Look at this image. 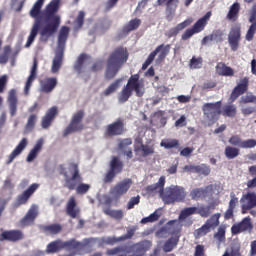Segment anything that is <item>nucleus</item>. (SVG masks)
<instances>
[{
    "label": "nucleus",
    "instance_id": "nucleus-1",
    "mask_svg": "<svg viewBox=\"0 0 256 256\" xmlns=\"http://www.w3.org/2000/svg\"><path fill=\"white\" fill-rule=\"evenodd\" d=\"M44 3L45 0H37L30 10V17H33L35 22L25 44L26 48H29L31 45H33V41H35V37H37L39 29H41L40 35L42 37H51V35L57 31L59 25H61V16L55 14L57 11H59L60 0H52L46 6L45 19L39 16V13H41V7H43Z\"/></svg>",
    "mask_w": 256,
    "mask_h": 256
},
{
    "label": "nucleus",
    "instance_id": "nucleus-2",
    "mask_svg": "<svg viewBox=\"0 0 256 256\" xmlns=\"http://www.w3.org/2000/svg\"><path fill=\"white\" fill-rule=\"evenodd\" d=\"M135 92L137 97H143L145 95V81L139 78V74L132 75L127 85H125L118 94L119 103H125L129 101V97Z\"/></svg>",
    "mask_w": 256,
    "mask_h": 256
},
{
    "label": "nucleus",
    "instance_id": "nucleus-3",
    "mask_svg": "<svg viewBox=\"0 0 256 256\" xmlns=\"http://www.w3.org/2000/svg\"><path fill=\"white\" fill-rule=\"evenodd\" d=\"M129 58V53H127V49L123 47H119L113 51L110 55L107 66H106V78L113 79L119 73V69L123 67L124 63H127V59Z\"/></svg>",
    "mask_w": 256,
    "mask_h": 256
},
{
    "label": "nucleus",
    "instance_id": "nucleus-4",
    "mask_svg": "<svg viewBox=\"0 0 256 256\" xmlns=\"http://www.w3.org/2000/svg\"><path fill=\"white\" fill-rule=\"evenodd\" d=\"M67 37H69V27L63 26L59 32L58 47L56 49L55 57L52 60V73H59V69H61V65H63V51L65 49Z\"/></svg>",
    "mask_w": 256,
    "mask_h": 256
},
{
    "label": "nucleus",
    "instance_id": "nucleus-5",
    "mask_svg": "<svg viewBox=\"0 0 256 256\" xmlns=\"http://www.w3.org/2000/svg\"><path fill=\"white\" fill-rule=\"evenodd\" d=\"M160 196L164 203L171 205L173 203L185 201L187 193H185V189L183 187L172 185L167 187L164 192H161Z\"/></svg>",
    "mask_w": 256,
    "mask_h": 256
},
{
    "label": "nucleus",
    "instance_id": "nucleus-6",
    "mask_svg": "<svg viewBox=\"0 0 256 256\" xmlns=\"http://www.w3.org/2000/svg\"><path fill=\"white\" fill-rule=\"evenodd\" d=\"M89 65H91V58L86 54H81L74 65V69L79 75H82V73H89V71L96 72L103 69V62L101 61L94 63L92 67Z\"/></svg>",
    "mask_w": 256,
    "mask_h": 256
},
{
    "label": "nucleus",
    "instance_id": "nucleus-7",
    "mask_svg": "<svg viewBox=\"0 0 256 256\" xmlns=\"http://www.w3.org/2000/svg\"><path fill=\"white\" fill-rule=\"evenodd\" d=\"M204 113V125H213L221 115V101L206 103L202 107Z\"/></svg>",
    "mask_w": 256,
    "mask_h": 256
},
{
    "label": "nucleus",
    "instance_id": "nucleus-8",
    "mask_svg": "<svg viewBox=\"0 0 256 256\" xmlns=\"http://www.w3.org/2000/svg\"><path fill=\"white\" fill-rule=\"evenodd\" d=\"M209 19H211V12H207L193 25V27L185 30V32L181 36L182 41H187V39H191L193 35H197V33H201V31H204L207 23H209Z\"/></svg>",
    "mask_w": 256,
    "mask_h": 256
},
{
    "label": "nucleus",
    "instance_id": "nucleus-9",
    "mask_svg": "<svg viewBox=\"0 0 256 256\" xmlns=\"http://www.w3.org/2000/svg\"><path fill=\"white\" fill-rule=\"evenodd\" d=\"M81 242L75 240H69L63 242L61 240H56L47 245L46 253H59L61 249H67L68 251H73V249H79L81 247Z\"/></svg>",
    "mask_w": 256,
    "mask_h": 256
},
{
    "label": "nucleus",
    "instance_id": "nucleus-10",
    "mask_svg": "<svg viewBox=\"0 0 256 256\" xmlns=\"http://www.w3.org/2000/svg\"><path fill=\"white\" fill-rule=\"evenodd\" d=\"M65 185L68 189H75L77 182L81 181L77 164H70L64 169Z\"/></svg>",
    "mask_w": 256,
    "mask_h": 256
},
{
    "label": "nucleus",
    "instance_id": "nucleus-11",
    "mask_svg": "<svg viewBox=\"0 0 256 256\" xmlns=\"http://www.w3.org/2000/svg\"><path fill=\"white\" fill-rule=\"evenodd\" d=\"M123 171V162L118 157H113L110 161V170L104 177V183H111Z\"/></svg>",
    "mask_w": 256,
    "mask_h": 256
},
{
    "label": "nucleus",
    "instance_id": "nucleus-12",
    "mask_svg": "<svg viewBox=\"0 0 256 256\" xmlns=\"http://www.w3.org/2000/svg\"><path fill=\"white\" fill-rule=\"evenodd\" d=\"M132 183L131 179H125L116 184L111 190L112 199L110 200V203L113 204V199H121V197L131 189Z\"/></svg>",
    "mask_w": 256,
    "mask_h": 256
},
{
    "label": "nucleus",
    "instance_id": "nucleus-13",
    "mask_svg": "<svg viewBox=\"0 0 256 256\" xmlns=\"http://www.w3.org/2000/svg\"><path fill=\"white\" fill-rule=\"evenodd\" d=\"M81 121H83V111H79L73 115L70 124L63 132L64 137L71 135V133H77V131H81L83 129V122Z\"/></svg>",
    "mask_w": 256,
    "mask_h": 256
},
{
    "label": "nucleus",
    "instance_id": "nucleus-14",
    "mask_svg": "<svg viewBox=\"0 0 256 256\" xmlns=\"http://www.w3.org/2000/svg\"><path fill=\"white\" fill-rule=\"evenodd\" d=\"M181 225L177 220L169 221L165 227L161 228L156 232V235L160 238L167 237V235H174L175 233H180Z\"/></svg>",
    "mask_w": 256,
    "mask_h": 256
},
{
    "label": "nucleus",
    "instance_id": "nucleus-15",
    "mask_svg": "<svg viewBox=\"0 0 256 256\" xmlns=\"http://www.w3.org/2000/svg\"><path fill=\"white\" fill-rule=\"evenodd\" d=\"M240 204L242 207V213H247L249 209H253L254 207H256V193L248 192L242 195L240 199Z\"/></svg>",
    "mask_w": 256,
    "mask_h": 256
},
{
    "label": "nucleus",
    "instance_id": "nucleus-16",
    "mask_svg": "<svg viewBox=\"0 0 256 256\" xmlns=\"http://www.w3.org/2000/svg\"><path fill=\"white\" fill-rule=\"evenodd\" d=\"M240 41H241V27L234 26L228 35V43L232 51H237V49H239Z\"/></svg>",
    "mask_w": 256,
    "mask_h": 256
},
{
    "label": "nucleus",
    "instance_id": "nucleus-17",
    "mask_svg": "<svg viewBox=\"0 0 256 256\" xmlns=\"http://www.w3.org/2000/svg\"><path fill=\"white\" fill-rule=\"evenodd\" d=\"M125 131V124L122 120H116L115 122L106 126L105 133L109 137H115V135H122Z\"/></svg>",
    "mask_w": 256,
    "mask_h": 256
},
{
    "label": "nucleus",
    "instance_id": "nucleus-18",
    "mask_svg": "<svg viewBox=\"0 0 256 256\" xmlns=\"http://www.w3.org/2000/svg\"><path fill=\"white\" fill-rule=\"evenodd\" d=\"M27 145H29V141L27 138H23L8 156V160L6 162L7 165H11V163H13V161H15V159H17V157H19L23 151H25Z\"/></svg>",
    "mask_w": 256,
    "mask_h": 256
},
{
    "label": "nucleus",
    "instance_id": "nucleus-19",
    "mask_svg": "<svg viewBox=\"0 0 256 256\" xmlns=\"http://www.w3.org/2000/svg\"><path fill=\"white\" fill-rule=\"evenodd\" d=\"M135 231H137V227H133L127 230V233L124 236L115 238V237H104L102 238L103 245H115L118 241H125V239H131L133 235H135Z\"/></svg>",
    "mask_w": 256,
    "mask_h": 256
},
{
    "label": "nucleus",
    "instance_id": "nucleus-20",
    "mask_svg": "<svg viewBox=\"0 0 256 256\" xmlns=\"http://www.w3.org/2000/svg\"><path fill=\"white\" fill-rule=\"evenodd\" d=\"M134 151H136V153L141 151L143 157H149V155H153V153H155V146L144 145L143 140H141V138H138L135 140Z\"/></svg>",
    "mask_w": 256,
    "mask_h": 256
},
{
    "label": "nucleus",
    "instance_id": "nucleus-21",
    "mask_svg": "<svg viewBox=\"0 0 256 256\" xmlns=\"http://www.w3.org/2000/svg\"><path fill=\"white\" fill-rule=\"evenodd\" d=\"M253 229V224H251V218H244L241 223L234 224L231 228L233 235H237L238 233H245V231H251Z\"/></svg>",
    "mask_w": 256,
    "mask_h": 256
},
{
    "label": "nucleus",
    "instance_id": "nucleus-22",
    "mask_svg": "<svg viewBox=\"0 0 256 256\" xmlns=\"http://www.w3.org/2000/svg\"><path fill=\"white\" fill-rule=\"evenodd\" d=\"M213 193V185H209L205 188H196L193 189L190 193L192 199L196 201L199 199H203V197H207V195H211Z\"/></svg>",
    "mask_w": 256,
    "mask_h": 256
},
{
    "label": "nucleus",
    "instance_id": "nucleus-23",
    "mask_svg": "<svg viewBox=\"0 0 256 256\" xmlns=\"http://www.w3.org/2000/svg\"><path fill=\"white\" fill-rule=\"evenodd\" d=\"M37 215H39V206L32 205L25 215V217L22 219V225H31L37 218Z\"/></svg>",
    "mask_w": 256,
    "mask_h": 256
},
{
    "label": "nucleus",
    "instance_id": "nucleus-24",
    "mask_svg": "<svg viewBox=\"0 0 256 256\" xmlns=\"http://www.w3.org/2000/svg\"><path fill=\"white\" fill-rule=\"evenodd\" d=\"M43 143H44L43 139L40 138L39 140H37L34 147L28 153V156L26 158L27 163H33V161L37 159V156L41 152V149H43Z\"/></svg>",
    "mask_w": 256,
    "mask_h": 256
},
{
    "label": "nucleus",
    "instance_id": "nucleus-25",
    "mask_svg": "<svg viewBox=\"0 0 256 256\" xmlns=\"http://www.w3.org/2000/svg\"><path fill=\"white\" fill-rule=\"evenodd\" d=\"M55 117H57V107H52L47 111L46 115L42 118V129H49Z\"/></svg>",
    "mask_w": 256,
    "mask_h": 256
},
{
    "label": "nucleus",
    "instance_id": "nucleus-26",
    "mask_svg": "<svg viewBox=\"0 0 256 256\" xmlns=\"http://www.w3.org/2000/svg\"><path fill=\"white\" fill-rule=\"evenodd\" d=\"M169 51H171V46L160 45L151 54H154V59L158 55V58L156 59V63H161V61H163V59H165V57L169 55Z\"/></svg>",
    "mask_w": 256,
    "mask_h": 256
},
{
    "label": "nucleus",
    "instance_id": "nucleus-27",
    "mask_svg": "<svg viewBox=\"0 0 256 256\" xmlns=\"http://www.w3.org/2000/svg\"><path fill=\"white\" fill-rule=\"evenodd\" d=\"M57 87V78H46L41 81L40 91L51 93Z\"/></svg>",
    "mask_w": 256,
    "mask_h": 256
},
{
    "label": "nucleus",
    "instance_id": "nucleus-28",
    "mask_svg": "<svg viewBox=\"0 0 256 256\" xmlns=\"http://www.w3.org/2000/svg\"><path fill=\"white\" fill-rule=\"evenodd\" d=\"M247 85H249V79L243 78L231 94L232 101H235L239 95H243V92L247 89Z\"/></svg>",
    "mask_w": 256,
    "mask_h": 256
},
{
    "label": "nucleus",
    "instance_id": "nucleus-29",
    "mask_svg": "<svg viewBox=\"0 0 256 256\" xmlns=\"http://www.w3.org/2000/svg\"><path fill=\"white\" fill-rule=\"evenodd\" d=\"M178 243H179V232H174V234L171 235V238L165 242L163 246V251H165V253L171 252L172 249L177 247Z\"/></svg>",
    "mask_w": 256,
    "mask_h": 256
},
{
    "label": "nucleus",
    "instance_id": "nucleus-30",
    "mask_svg": "<svg viewBox=\"0 0 256 256\" xmlns=\"http://www.w3.org/2000/svg\"><path fill=\"white\" fill-rule=\"evenodd\" d=\"M19 239H23L21 231H7L0 236V241H19Z\"/></svg>",
    "mask_w": 256,
    "mask_h": 256
},
{
    "label": "nucleus",
    "instance_id": "nucleus-31",
    "mask_svg": "<svg viewBox=\"0 0 256 256\" xmlns=\"http://www.w3.org/2000/svg\"><path fill=\"white\" fill-rule=\"evenodd\" d=\"M8 103L10 107L11 115H15L17 113V91L12 89L8 92Z\"/></svg>",
    "mask_w": 256,
    "mask_h": 256
},
{
    "label": "nucleus",
    "instance_id": "nucleus-32",
    "mask_svg": "<svg viewBox=\"0 0 256 256\" xmlns=\"http://www.w3.org/2000/svg\"><path fill=\"white\" fill-rule=\"evenodd\" d=\"M36 77H37V60H34L30 76L28 77V80L24 87L25 95H29V89H31V85H32L33 81H35Z\"/></svg>",
    "mask_w": 256,
    "mask_h": 256
},
{
    "label": "nucleus",
    "instance_id": "nucleus-33",
    "mask_svg": "<svg viewBox=\"0 0 256 256\" xmlns=\"http://www.w3.org/2000/svg\"><path fill=\"white\" fill-rule=\"evenodd\" d=\"M195 213H197V207H189L182 210L179 215V220H177L180 223L181 227H183V225H186L185 220L189 219L191 215H195Z\"/></svg>",
    "mask_w": 256,
    "mask_h": 256
},
{
    "label": "nucleus",
    "instance_id": "nucleus-34",
    "mask_svg": "<svg viewBox=\"0 0 256 256\" xmlns=\"http://www.w3.org/2000/svg\"><path fill=\"white\" fill-rule=\"evenodd\" d=\"M67 213L73 219H75V217H78V215H79V208L77 207V202L75 201L74 197H71L68 200V203H67Z\"/></svg>",
    "mask_w": 256,
    "mask_h": 256
},
{
    "label": "nucleus",
    "instance_id": "nucleus-35",
    "mask_svg": "<svg viewBox=\"0 0 256 256\" xmlns=\"http://www.w3.org/2000/svg\"><path fill=\"white\" fill-rule=\"evenodd\" d=\"M163 187H165V176H161L157 183L146 187L147 193H153V191H159V193H164Z\"/></svg>",
    "mask_w": 256,
    "mask_h": 256
},
{
    "label": "nucleus",
    "instance_id": "nucleus-36",
    "mask_svg": "<svg viewBox=\"0 0 256 256\" xmlns=\"http://www.w3.org/2000/svg\"><path fill=\"white\" fill-rule=\"evenodd\" d=\"M216 73H218V75H222L223 77H231L233 76V69L227 65H225V63H218L216 66Z\"/></svg>",
    "mask_w": 256,
    "mask_h": 256
},
{
    "label": "nucleus",
    "instance_id": "nucleus-37",
    "mask_svg": "<svg viewBox=\"0 0 256 256\" xmlns=\"http://www.w3.org/2000/svg\"><path fill=\"white\" fill-rule=\"evenodd\" d=\"M193 24V18H188L182 23H179L176 27L172 28L170 30V35H177L180 31H183V29H186V27H189V25Z\"/></svg>",
    "mask_w": 256,
    "mask_h": 256
},
{
    "label": "nucleus",
    "instance_id": "nucleus-38",
    "mask_svg": "<svg viewBox=\"0 0 256 256\" xmlns=\"http://www.w3.org/2000/svg\"><path fill=\"white\" fill-rule=\"evenodd\" d=\"M122 84H123V78H120L114 81L113 83H111L107 87V89L104 91L105 97H109V95H113V93H115V91H117V89H119V87H121Z\"/></svg>",
    "mask_w": 256,
    "mask_h": 256
},
{
    "label": "nucleus",
    "instance_id": "nucleus-39",
    "mask_svg": "<svg viewBox=\"0 0 256 256\" xmlns=\"http://www.w3.org/2000/svg\"><path fill=\"white\" fill-rule=\"evenodd\" d=\"M131 143V139H124L119 144L120 151H124V154H126L129 159L133 157V151L128 147V145H131Z\"/></svg>",
    "mask_w": 256,
    "mask_h": 256
},
{
    "label": "nucleus",
    "instance_id": "nucleus-40",
    "mask_svg": "<svg viewBox=\"0 0 256 256\" xmlns=\"http://www.w3.org/2000/svg\"><path fill=\"white\" fill-rule=\"evenodd\" d=\"M219 219H221V213H216L206 221L205 225L212 231V229L219 227Z\"/></svg>",
    "mask_w": 256,
    "mask_h": 256
},
{
    "label": "nucleus",
    "instance_id": "nucleus-41",
    "mask_svg": "<svg viewBox=\"0 0 256 256\" xmlns=\"http://www.w3.org/2000/svg\"><path fill=\"white\" fill-rule=\"evenodd\" d=\"M225 229V225H221L219 226L217 233L214 234V241L217 243L218 247L221 243H225Z\"/></svg>",
    "mask_w": 256,
    "mask_h": 256
},
{
    "label": "nucleus",
    "instance_id": "nucleus-42",
    "mask_svg": "<svg viewBox=\"0 0 256 256\" xmlns=\"http://www.w3.org/2000/svg\"><path fill=\"white\" fill-rule=\"evenodd\" d=\"M179 145V141L173 138H165L161 141L160 147L164 149H175Z\"/></svg>",
    "mask_w": 256,
    "mask_h": 256
},
{
    "label": "nucleus",
    "instance_id": "nucleus-43",
    "mask_svg": "<svg viewBox=\"0 0 256 256\" xmlns=\"http://www.w3.org/2000/svg\"><path fill=\"white\" fill-rule=\"evenodd\" d=\"M188 66L192 70L201 69L203 67V58H201V56H193L190 59Z\"/></svg>",
    "mask_w": 256,
    "mask_h": 256
},
{
    "label": "nucleus",
    "instance_id": "nucleus-44",
    "mask_svg": "<svg viewBox=\"0 0 256 256\" xmlns=\"http://www.w3.org/2000/svg\"><path fill=\"white\" fill-rule=\"evenodd\" d=\"M140 25H141V19H139V18L132 19L124 27V31L126 33H129L131 31H135V29H139Z\"/></svg>",
    "mask_w": 256,
    "mask_h": 256
},
{
    "label": "nucleus",
    "instance_id": "nucleus-45",
    "mask_svg": "<svg viewBox=\"0 0 256 256\" xmlns=\"http://www.w3.org/2000/svg\"><path fill=\"white\" fill-rule=\"evenodd\" d=\"M239 9H241V6L238 2L234 3L228 12V19L230 21H235L237 19V14L239 13Z\"/></svg>",
    "mask_w": 256,
    "mask_h": 256
},
{
    "label": "nucleus",
    "instance_id": "nucleus-46",
    "mask_svg": "<svg viewBox=\"0 0 256 256\" xmlns=\"http://www.w3.org/2000/svg\"><path fill=\"white\" fill-rule=\"evenodd\" d=\"M161 217V209L156 210L154 213H152L150 216L145 217L141 220V223L145 225L146 223H155Z\"/></svg>",
    "mask_w": 256,
    "mask_h": 256
},
{
    "label": "nucleus",
    "instance_id": "nucleus-47",
    "mask_svg": "<svg viewBox=\"0 0 256 256\" xmlns=\"http://www.w3.org/2000/svg\"><path fill=\"white\" fill-rule=\"evenodd\" d=\"M222 115L225 117H235L237 115V107L235 105H227L222 111Z\"/></svg>",
    "mask_w": 256,
    "mask_h": 256
},
{
    "label": "nucleus",
    "instance_id": "nucleus-48",
    "mask_svg": "<svg viewBox=\"0 0 256 256\" xmlns=\"http://www.w3.org/2000/svg\"><path fill=\"white\" fill-rule=\"evenodd\" d=\"M211 209H215V206H200L197 207L196 213L201 217H209L211 215Z\"/></svg>",
    "mask_w": 256,
    "mask_h": 256
},
{
    "label": "nucleus",
    "instance_id": "nucleus-49",
    "mask_svg": "<svg viewBox=\"0 0 256 256\" xmlns=\"http://www.w3.org/2000/svg\"><path fill=\"white\" fill-rule=\"evenodd\" d=\"M225 156L227 157V159H235V157L239 156V149L227 146L225 148Z\"/></svg>",
    "mask_w": 256,
    "mask_h": 256
},
{
    "label": "nucleus",
    "instance_id": "nucleus-50",
    "mask_svg": "<svg viewBox=\"0 0 256 256\" xmlns=\"http://www.w3.org/2000/svg\"><path fill=\"white\" fill-rule=\"evenodd\" d=\"M255 102H256L255 95L248 93L240 98L239 105H247L248 103H255Z\"/></svg>",
    "mask_w": 256,
    "mask_h": 256
},
{
    "label": "nucleus",
    "instance_id": "nucleus-51",
    "mask_svg": "<svg viewBox=\"0 0 256 256\" xmlns=\"http://www.w3.org/2000/svg\"><path fill=\"white\" fill-rule=\"evenodd\" d=\"M105 215H109L113 217V219H123V211L122 210H111V209H104Z\"/></svg>",
    "mask_w": 256,
    "mask_h": 256
},
{
    "label": "nucleus",
    "instance_id": "nucleus-52",
    "mask_svg": "<svg viewBox=\"0 0 256 256\" xmlns=\"http://www.w3.org/2000/svg\"><path fill=\"white\" fill-rule=\"evenodd\" d=\"M151 241L145 240L143 242H140L135 245V249L140 251V253H145V251H148V249H151Z\"/></svg>",
    "mask_w": 256,
    "mask_h": 256
},
{
    "label": "nucleus",
    "instance_id": "nucleus-53",
    "mask_svg": "<svg viewBox=\"0 0 256 256\" xmlns=\"http://www.w3.org/2000/svg\"><path fill=\"white\" fill-rule=\"evenodd\" d=\"M91 189V185L85 184V183H80L76 186V193L77 195H85L87 191Z\"/></svg>",
    "mask_w": 256,
    "mask_h": 256
},
{
    "label": "nucleus",
    "instance_id": "nucleus-54",
    "mask_svg": "<svg viewBox=\"0 0 256 256\" xmlns=\"http://www.w3.org/2000/svg\"><path fill=\"white\" fill-rule=\"evenodd\" d=\"M196 173H199V175H203L204 177H207L209 173H211V168L209 166L202 164L196 166Z\"/></svg>",
    "mask_w": 256,
    "mask_h": 256
},
{
    "label": "nucleus",
    "instance_id": "nucleus-55",
    "mask_svg": "<svg viewBox=\"0 0 256 256\" xmlns=\"http://www.w3.org/2000/svg\"><path fill=\"white\" fill-rule=\"evenodd\" d=\"M83 19H85V12L80 11L74 24V29L77 31L83 27Z\"/></svg>",
    "mask_w": 256,
    "mask_h": 256
},
{
    "label": "nucleus",
    "instance_id": "nucleus-56",
    "mask_svg": "<svg viewBox=\"0 0 256 256\" xmlns=\"http://www.w3.org/2000/svg\"><path fill=\"white\" fill-rule=\"evenodd\" d=\"M35 123H37V115L32 114L28 118V122L26 124V131H33V127H35Z\"/></svg>",
    "mask_w": 256,
    "mask_h": 256
},
{
    "label": "nucleus",
    "instance_id": "nucleus-57",
    "mask_svg": "<svg viewBox=\"0 0 256 256\" xmlns=\"http://www.w3.org/2000/svg\"><path fill=\"white\" fill-rule=\"evenodd\" d=\"M210 231L211 230L208 228V226L204 224L201 228L194 232V235L195 237H204V235H207V233H210Z\"/></svg>",
    "mask_w": 256,
    "mask_h": 256
},
{
    "label": "nucleus",
    "instance_id": "nucleus-58",
    "mask_svg": "<svg viewBox=\"0 0 256 256\" xmlns=\"http://www.w3.org/2000/svg\"><path fill=\"white\" fill-rule=\"evenodd\" d=\"M240 108L243 115H251L255 111V106H249L248 104H240Z\"/></svg>",
    "mask_w": 256,
    "mask_h": 256
},
{
    "label": "nucleus",
    "instance_id": "nucleus-59",
    "mask_svg": "<svg viewBox=\"0 0 256 256\" xmlns=\"http://www.w3.org/2000/svg\"><path fill=\"white\" fill-rule=\"evenodd\" d=\"M47 233H50V235H57L61 231V225L53 224L46 227Z\"/></svg>",
    "mask_w": 256,
    "mask_h": 256
},
{
    "label": "nucleus",
    "instance_id": "nucleus-60",
    "mask_svg": "<svg viewBox=\"0 0 256 256\" xmlns=\"http://www.w3.org/2000/svg\"><path fill=\"white\" fill-rule=\"evenodd\" d=\"M240 147L242 149H253V147H256V140L249 139V140L242 141V144Z\"/></svg>",
    "mask_w": 256,
    "mask_h": 256
},
{
    "label": "nucleus",
    "instance_id": "nucleus-61",
    "mask_svg": "<svg viewBox=\"0 0 256 256\" xmlns=\"http://www.w3.org/2000/svg\"><path fill=\"white\" fill-rule=\"evenodd\" d=\"M29 197L31 196L24 191L20 196H18L16 201L17 205H25V202L29 201Z\"/></svg>",
    "mask_w": 256,
    "mask_h": 256
},
{
    "label": "nucleus",
    "instance_id": "nucleus-62",
    "mask_svg": "<svg viewBox=\"0 0 256 256\" xmlns=\"http://www.w3.org/2000/svg\"><path fill=\"white\" fill-rule=\"evenodd\" d=\"M140 199H141V197H139V196L130 198V200L127 204V209H133V207H135V205H139Z\"/></svg>",
    "mask_w": 256,
    "mask_h": 256
},
{
    "label": "nucleus",
    "instance_id": "nucleus-63",
    "mask_svg": "<svg viewBox=\"0 0 256 256\" xmlns=\"http://www.w3.org/2000/svg\"><path fill=\"white\" fill-rule=\"evenodd\" d=\"M38 189H39V184L38 183H34V184H31L29 186V188L26 189L24 192L31 197V195H33V193H35V191H37Z\"/></svg>",
    "mask_w": 256,
    "mask_h": 256
},
{
    "label": "nucleus",
    "instance_id": "nucleus-64",
    "mask_svg": "<svg viewBox=\"0 0 256 256\" xmlns=\"http://www.w3.org/2000/svg\"><path fill=\"white\" fill-rule=\"evenodd\" d=\"M255 21H256V4H253V6L250 10L249 22L255 23Z\"/></svg>",
    "mask_w": 256,
    "mask_h": 256
}]
</instances>
